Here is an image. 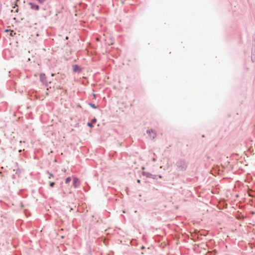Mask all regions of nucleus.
<instances>
[{"instance_id": "7ed1b4c3", "label": "nucleus", "mask_w": 255, "mask_h": 255, "mask_svg": "<svg viewBox=\"0 0 255 255\" xmlns=\"http://www.w3.org/2000/svg\"><path fill=\"white\" fill-rule=\"evenodd\" d=\"M233 168V165L230 164V162H228V164L227 165V171L231 170Z\"/></svg>"}, {"instance_id": "9b49d317", "label": "nucleus", "mask_w": 255, "mask_h": 255, "mask_svg": "<svg viewBox=\"0 0 255 255\" xmlns=\"http://www.w3.org/2000/svg\"><path fill=\"white\" fill-rule=\"evenodd\" d=\"M90 106H91L92 107L94 108H96L94 104H90Z\"/></svg>"}, {"instance_id": "2eb2a0df", "label": "nucleus", "mask_w": 255, "mask_h": 255, "mask_svg": "<svg viewBox=\"0 0 255 255\" xmlns=\"http://www.w3.org/2000/svg\"><path fill=\"white\" fill-rule=\"evenodd\" d=\"M96 122V120L93 121V123H95Z\"/></svg>"}, {"instance_id": "39448f33", "label": "nucleus", "mask_w": 255, "mask_h": 255, "mask_svg": "<svg viewBox=\"0 0 255 255\" xmlns=\"http://www.w3.org/2000/svg\"><path fill=\"white\" fill-rule=\"evenodd\" d=\"M78 70H79V68L77 65H74L73 66V71L74 72H77Z\"/></svg>"}, {"instance_id": "ddd939ff", "label": "nucleus", "mask_w": 255, "mask_h": 255, "mask_svg": "<svg viewBox=\"0 0 255 255\" xmlns=\"http://www.w3.org/2000/svg\"><path fill=\"white\" fill-rule=\"evenodd\" d=\"M38 0L40 3H42L44 1H45V0Z\"/></svg>"}, {"instance_id": "4468645a", "label": "nucleus", "mask_w": 255, "mask_h": 255, "mask_svg": "<svg viewBox=\"0 0 255 255\" xmlns=\"http://www.w3.org/2000/svg\"><path fill=\"white\" fill-rule=\"evenodd\" d=\"M51 177H53V175L52 174H50L49 178H50Z\"/></svg>"}, {"instance_id": "0eeeda50", "label": "nucleus", "mask_w": 255, "mask_h": 255, "mask_svg": "<svg viewBox=\"0 0 255 255\" xmlns=\"http://www.w3.org/2000/svg\"><path fill=\"white\" fill-rule=\"evenodd\" d=\"M71 180V179L70 177H67L66 179V180H65V183H69Z\"/></svg>"}, {"instance_id": "9d476101", "label": "nucleus", "mask_w": 255, "mask_h": 255, "mask_svg": "<svg viewBox=\"0 0 255 255\" xmlns=\"http://www.w3.org/2000/svg\"><path fill=\"white\" fill-rule=\"evenodd\" d=\"M55 184V183L54 182H51L50 184V186L51 187H53Z\"/></svg>"}, {"instance_id": "1a4fd4ad", "label": "nucleus", "mask_w": 255, "mask_h": 255, "mask_svg": "<svg viewBox=\"0 0 255 255\" xmlns=\"http://www.w3.org/2000/svg\"><path fill=\"white\" fill-rule=\"evenodd\" d=\"M33 8H35L36 10H38L39 9V6L38 5H35L33 6V7H32Z\"/></svg>"}, {"instance_id": "f8f14e48", "label": "nucleus", "mask_w": 255, "mask_h": 255, "mask_svg": "<svg viewBox=\"0 0 255 255\" xmlns=\"http://www.w3.org/2000/svg\"><path fill=\"white\" fill-rule=\"evenodd\" d=\"M88 126H89L90 127H92V123H88Z\"/></svg>"}, {"instance_id": "423d86ee", "label": "nucleus", "mask_w": 255, "mask_h": 255, "mask_svg": "<svg viewBox=\"0 0 255 255\" xmlns=\"http://www.w3.org/2000/svg\"><path fill=\"white\" fill-rule=\"evenodd\" d=\"M17 7V5L16 4H15V6L13 7V9L11 10V11L17 12L18 8Z\"/></svg>"}, {"instance_id": "f257e3e1", "label": "nucleus", "mask_w": 255, "mask_h": 255, "mask_svg": "<svg viewBox=\"0 0 255 255\" xmlns=\"http://www.w3.org/2000/svg\"><path fill=\"white\" fill-rule=\"evenodd\" d=\"M146 132L148 134L149 137L150 139H154L156 136V132L152 129H148L147 130Z\"/></svg>"}, {"instance_id": "20e7f679", "label": "nucleus", "mask_w": 255, "mask_h": 255, "mask_svg": "<svg viewBox=\"0 0 255 255\" xmlns=\"http://www.w3.org/2000/svg\"><path fill=\"white\" fill-rule=\"evenodd\" d=\"M41 80L42 82H45V74H40V75Z\"/></svg>"}, {"instance_id": "6e6552de", "label": "nucleus", "mask_w": 255, "mask_h": 255, "mask_svg": "<svg viewBox=\"0 0 255 255\" xmlns=\"http://www.w3.org/2000/svg\"><path fill=\"white\" fill-rule=\"evenodd\" d=\"M16 33L13 32V31L11 30L10 32V35L11 36H13L14 35H15Z\"/></svg>"}, {"instance_id": "f03ea898", "label": "nucleus", "mask_w": 255, "mask_h": 255, "mask_svg": "<svg viewBox=\"0 0 255 255\" xmlns=\"http://www.w3.org/2000/svg\"><path fill=\"white\" fill-rule=\"evenodd\" d=\"M73 184L75 187H77V186L79 184V179L76 178H74L73 179Z\"/></svg>"}, {"instance_id": "dca6fc26", "label": "nucleus", "mask_w": 255, "mask_h": 255, "mask_svg": "<svg viewBox=\"0 0 255 255\" xmlns=\"http://www.w3.org/2000/svg\"><path fill=\"white\" fill-rule=\"evenodd\" d=\"M137 182H138V183H140V180H137Z\"/></svg>"}]
</instances>
